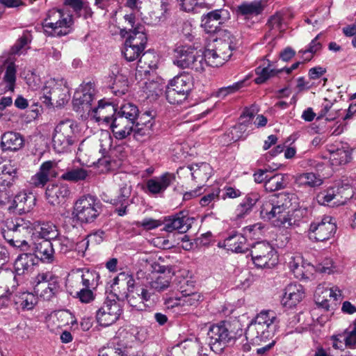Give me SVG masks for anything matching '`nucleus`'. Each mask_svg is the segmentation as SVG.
<instances>
[{"label":"nucleus","instance_id":"2","mask_svg":"<svg viewBox=\"0 0 356 356\" xmlns=\"http://www.w3.org/2000/svg\"><path fill=\"white\" fill-rule=\"evenodd\" d=\"M279 322L273 311H261L248 325L245 333L246 339L259 343L271 339L279 327Z\"/></svg>","mask_w":356,"mask_h":356},{"label":"nucleus","instance_id":"37","mask_svg":"<svg viewBox=\"0 0 356 356\" xmlns=\"http://www.w3.org/2000/svg\"><path fill=\"white\" fill-rule=\"evenodd\" d=\"M147 41V38L143 25H137L134 29H129V36L125 40V42L130 45H134L143 50L146 47Z\"/></svg>","mask_w":356,"mask_h":356},{"label":"nucleus","instance_id":"36","mask_svg":"<svg viewBox=\"0 0 356 356\" xmlns=\"http://www.w3.org/2000/svg\"><path fill=\"white\" fill-rule=\"evenodd\" d=\"M18 286V281L14 272L11 270H0V296L3 293L14 291Z\"/></svg>","mask_w":356,"mask_h":356},{"label":"nucleus","instance_id":"23","mask_svg":"<svg viewBox=\"0 0 356 356\" xmlns=\"http://www.w3.org/2000/svg\"><path fill=\"white\" fill-rule=\"evenodd\" d=\"M341 188H330L326 191L321 192L317 195V201L322 205H329L332 203V207H338L340 205H344L347 201L352 197L351 194L349 196L343 197L341 195Z\"/></svg>","mask_w":356,"mask_h":356},{"label":"nucleus","instance_id":"25","mask_svg":"<svg viewBox=\"0 0 356 356\" xmlns=\"http://www.w3.org/2000/svg\"><path fill=\"white\" fill-rule=\"evenodd\" d=\"M90 114L97 122H106L110 126L116 114V108L111 103L99 100L97 106H94Z\"/></svg>","mask_w":356,"mask_h":356},{"label":"nucleus","instance_id":"6","mask_svg":"<svg viewBox=\"0 0 356 356\" xmlns=\"http://www.w3.org/2000/svg\"><path fill=\"white\" fill-rule=\"evenodd\" d=\"M193 88V77L189 73H181L170 81L165 96L170 104H181L188 98Z\"/></svg>","mask_w":356,"mask_h":356},{"label":"nucleus","instance_id":"3","mask_svg":"<svg viewBox=\"0 0 356 356\" xmlns=\"http://www.w3.org/2000/svg\"><path fill=\"white\" fill-rule=\"evenodd\" d=\"M33 222L24 218L7 219L1 229L4 239L13 247L27 251L29 245L26 238L33 236Z\"/></svg>","mask_w":356,"mask_h":356},{"label":"nucleus","instance_id":"38","mask_svg":"<svg viewBox=\"0 0 356 356\" xmlns=\"http://www.w3.org/2000/svg\"><path fill=\"white\" fill-rule=\"evenodd\" d=\"M54 248L52 241L43 240L36 245L35 250V259L38 258L42 261L51 262L53 261Z\"/></svg>","mask_w":356,"mask_h":356},{"label":"nucleus","instance_id":"34","mask_svg":"<svg viewBox=\"0 0 356 356\" xmlns=\"http://www.w3.org/2000/svg\"><path fill=\"white\" fill-rule=\"evenodd\" d=\"M33 235L38 234L44 240L53 241L59 234L56 226L51 222H33Z\"/></svg>","mask_w":356,"mask_h":356},{"label":"nucleus","instance_id":"60","mask_svg":"<svg viewBox=\"0 0 356 356\" xmlns=\"http://www.w3.org/2000/svg\"><path fill=\"white\" fill-rule=\"evenodd\" d=\"M243 84L244 81H242L234 83V84L227 87H222L217 91L216 96L219 98H224L229 94L237 92L243 86Z\"/></svg>","mask_w":356,"mask_h":356},{"label":"nucleus","instance_id":"13","mask_svg":"<svg viewBox=\"0 0 356 356\" xmlns=\"http://www.w3.org/2000/svg\"><path fill=\"white\" fill-rule=\"evenodd\" d=\"M337 231L334 219L325 216L321 220L312 222L308 229V236L314 241H325L331 238Z\"/></svg>","mask_w":356,"mask_h":356},{"label":"nucleus","instance_id":"11","mask_svg":"<svg viewBox=\"0 0 356 356\" xmlns=\"http://www.w3.org/2000/svg\"><path fill=\"white\" fill-rule=\"evenodd\" d=\"M76 124L71 120L61 121L54 129L52 138L54 149L57 152H65L76 141Z\"/></svg>","mask_w":356,"mask_h":356},{"label":"nucleus","instance_id":"54","mask_svg":"<svg viewBox=\"0 0 356 356\" xmlns=\"http://www.w3.org/2000/svg\"><path fill=\"white\" fill-rule=\"evenodd\" d=\"M256 74L258 76L255 79V83L257 84L264 83L267 79L271 76H275L277 73L282 72L283 70H275L273 69L270 70L267 67H258L256 69Z\"/></svg>","mask_w":356,"mask_h":356},{"label":"nucleus","instance_id":"44","mask_svg":"<svg viewBox=\"0 0 356 356\" xmlns=\"http://www.w3.org/2000/svg\"><path fill=\"white\" fill-rule=\"evenodd\" d=\"M296 181L300 185L309 187L319 186L323 184V179L320 175L313 172H305L298 175Z\"/></svg>","mask_w":356,"mask_h":356},{"label":"nucleus","instance_id":"63","mask_svg":"<svg viewBox=\"0 0 356 356\" xmlns=\"http://www.w3.org/2000/svg\"><path fill=\"white\" fill-rule=\"evenodd\" d=\"M92 288L84 287L76 293V297L81 302L89 303L95 299Z\"/></svg>","mask_w":356,"mask_h":356},{"label":"nucleus","instance_id":"51","mask_svg":"<svg viewBox=\"0 0 356 356\" xmlns=\"http://www.w3.org/2000/svg\"><path fill=\"white\" fill-rule=\"evenodd\" d=\"M139 291V289H136L134 292L127 293L126 298L131 307L137 311H144L147 309L149 303L143 302Z\"/></svg>","mask_w":356,"mask_h":356},{"label":"nucleus","instance_id":"24","mask_svg":"<svg viewBox=\"0 0 356 356\" xmlns=\"http://www.w3.org/2000/svg\"><path fill=\"white\" fill-rule=\"evenodd\" d=\"M219 247H223L228 251L241 253L248 250L247 239L243 234L233 232L225 238L223 242H219Z\"/></svg>","mask_w":356,"mask_h":356},{"label":"nucleus","instance_id":"62","mask_svg":"<svg viewBox=\"0 0 356 356\" xmlns=\"http://www.w3.org/2000/svg\"><path fill=\"white\" fill-rule=\"evenodd\" d=\"M131 194L130 188L124 186L122 187L120 190V195L118 196L116 199H114L113 204L116 206L118 205H129V197Z\"/></svg>","mask_w":356,"mask_h":356},{"label":"nucleus","instance_id":"55","mask_svg":"<svg viewBox=\"0 0 356 356\" xmlns=\"http://www.w3.org/2000/svg\"><path fill=\"white\" fill-rule=\"evenodd\" d=\"M323 294V298H326L327 297H330L332 298L334 300H339L341 298L342 294L341 291L337 286H333L330 289H323L318 286L316 288L315 291L316 296H320V294Z\"/></svg>","mask_w":356,"mask_h":356},{"label":"nucleus","instance_id":"1","mask_svg":"<svg viewBox=\"0 0 356 356\" xmlns=\"http://www.w3.org/2000/svg\"><path fill=\"white\" fill-rule=\"evenodd\" d=\"M295 199V195L291 193L273 195L261 207V218L271 220L275 227H291L295 225V220H293L289 213L292 201Z\"/></svg>","mask_w":356,"mask_h":356},{"label":"nucleus","instance_id":"27","mask_svg":"<svg viewBox=\"0 0 356 356\" xmlns=\"http://www.w3.org/2000/svg\"><path fill=\"white\" fill-rule=\"evenodd\" d=\"M188 172L196 182H206L211 175L212 168L207 163H193L181 168Z\"/></svg>","mask_w":356,"mask_h":356},{"label":"nucleus","instance_id":"21","mask_svg":"<svg viewBox=\"0 0 356 356\" xmlns=\"http://www.w3.org/2000/svg\"><path fill=\"white\" fill-rule=\"evenodd\" d=\"M175 181V176L174 174L165 172L159 177L148 179L146 182V186L150 194L159 195L164 193Z\"/></svg>","mask_w":356,"mask_h":356},{"label":"nucleus","instance_id":"41","mask_svg":"<svg viewBox=\"0 0 356 356\" xmlns=\"http://www.w3.org/2000/svg\"><path fill=\"white\" fill-rule=\"evenodd\" d=\"M204 70L206 66L218 67L222 66L226 61L220 56V54L214 47V49H206L202 54Z\"/></svg>","mask_w":356,"mask_h":356},{"label":"nucleus","instance_id":"43","mask_svg":"<svg viewBox=\"0 0 356 356\" xmlns=\"http://www.w3.org/2000/svg\"><path fill=\"white\" fill-rule=\"evenodd\" d=\"M286 178V175L283 174H276L268 177L264 184L266 191L274 192L284 188L287 184Z\"/></svg>","mask_w":356,"mask_h":356},{"label":"nucleus","instance_id":"10","mask_svg":"<svg viewBox=\"0 0 356 356\" xmlns=\"http://www.w3.org/2000/svg\"><path fill=\"white\" fill-rule=\"evenodd\" d=\"M250 254L254 264L258 268H270L278 262L276 250L267 241H258L251 246Z\"/></svg>","mask_w":356,"mask_h":356},{"label":"nucleus","instance_id":"47","mask_svg":"<svg viewBox=\"0 0 356 356\" xmlns=\"http://www.w3.org/2000/svg\"><path fill=\"white\" fill-rule=\"evenodd\" d=\"M116 115L136 122L139 115V110L135 104L127 102L122 104L119 110L116 109Z\"/></svg>","mask_w":356,"mask_h":356},{"label":"nucleus","instance_id":"9","mask_svg":"<svg viewBox=\"0 0 356 356\" xmlns=\"http://www.w3.org/2000/svg\"><path fill=\"white\" fill-rule=\"evenodd\" d=\"M230 328L231 324L227 321H221L210 326L207 338L209 345L214 353H220L227 343L235 339V335Z\"/></svg>","mask_w":356,"mask_h":356},{"label":"nucleus","instance_id":"57","mask_svg":"<svg viewBox=\"0 0 356 356\" xmlns=\"http://www.w3.org/2000/svg\"><path fill=\"white\" fill-rule=\"evenodd\" d=\"M220 190L217 188L213 189L211 192L204 195L200 199L199 203L202 207H213L214 203L219 200Z\"/></svg>","mask_w":356,"mask_h":356},{"label":"nucleus","instance_id":"18","mask_svg":"<svg viewBox=\"0 0 356 356\" xmlns=\"http://www.w3.org/2000/svg\"><path fill=\"white\" fill-rule=\"evenodd\" d=\"M193 222L194 218L190 217L187 211H182L166 218L163 229L168 232L177 230L179 233H185L191 227Z\"/></svg>","mask_w":356,"mask_h":356},{"label":"nucleus","instance_id":"35","mask_svg":"<svg viewBox=\"0 0 356 356\" xmlns=\"http://www.w3.org/2000/svg\"><path fill=\"white\" fill-rule=\"evenodd\" d=\"M22 136L17 132L8 131L1 136V145L3 150L17 151L24 145Z\"/></svg>","mask_w":356,"mask_h":356},{"label":"nucleus","instance_id":"15","mask_svg":"<svg viewBox=\"0 0 356 356\" xmlns=\"http://www.w3.org/2000/svg\"><path fill=\"white\" fill-rule=\"evenodd\" d=\"M230 17L227 9H216L203 15L201 19V26L207 33H216L221 24H224Z\"/></svg>","mask_w":356,"mask_h":356},{"label":"nucleus","instance_id":"64","mask_svg":"<svg viewBox=\"0 0 356 356\" xmlns=\"http://www.w3.org/2000/svg\"><path fill=\"white\" fill-rule=\"evenodd\" d=\"M99 356H127L120 348L115 347L104 348L99 350Z\"/></svg>","mask_w":356,"mask_h":356},{"label":"nucleus","instance_id":"33","mask_svg":"<svg viewBox=\"0 0 356 356\" xmlns=\"http://www.w3.org/2000/svg\"><path fill=\"white\" fill-rule=\"evenodd\" d=\"M35 256L30 253H23L19 254L15 261L14 274L17 275H22L28 273L33 268L35 263Z\"/></svg>","mask_w":356,"mask_h":356},{"label":"nucleus","instance_id":"40","mask_svg":"<svg viewBox=\"0 0 356 356\" xmlns=\"http://www.w3.org/2000/svg\"><path fill=\"white\" fill-rule=\"evenodd\" d=\"M13 301L17 309L20 307L22 310H31L37 304V300L33 293L23 292L19 295H14Z\"/></svg>","mask_w":356,"mask_h":356},{"label":"nucleus","instance_id":"5","mask_svg":"<svg viewBox=\"0 0 356 356\" xmlns=\"http://www.w3.org/2000/svg\"><path fill=\"white\" fill-rule=\"evenodd\" d=\"M158 59L154 53L151 51L143 52L138 61L136 70V79L141 83L145 92L156 93L158 83L149 81L147 76L150 72L157 67Z\"/></svg>","mask_w":356,"mask_h":356},{"label":"nucleus","instance_id":"7","mask_svg":"<svg viewBox=\"0 0 356 356\" xmlns=\"http://www.w3.org/2000/svg\"><path fill=\"white\" fill-rule=\"evenodd\" d=\"M103 211V204L95 195L81 196L74 204V213L82 223L94 222Z\"/></svg>","mask_w":356,"mask_h":356},{"label":"nucleus","instance_id":"20","mask_svg":"<svg viewBox=\"0 0 356 356\" xmlns=\"http://www.w3.org/2000/svg\"><path fill=\"white\" fill-rule=\"evenodd\" d=\"M135 123L133 120L115 114L111 122L110 128L116 139L122 140L132 133Z\"/></svg>","mask_w":356,"mask_h":356},{"label":"nucleus","instance_id":"53","mask_svg":"<svg viewBox=\"0 0 356 356\" xmlns=\"http://www.w3.org/2000/svg\"><path fill=\"white\" fill-rule=\"evenodd\" d=\"M3 81L6 83V89L14 91L16 81V67L13 63H10L6 67L3 76Z\"/></svg>","mask_w":356,"mask_h":356},{"label":"nucleus","instance_id":"19","mask_svg":"<svg viewBox=\"0 0 356 356\" xmlns=\"http://www.w3.org/2000/svg\"><path fill=\"white\" fill-rule=\"evenodd\" d=\"M237 44L236 38L229 31L224 30L216 40L215 48L227 62L232 56L233 51L237 48Z\"/></svg>","mask_w":356,"mask_h":356},{"label":"nucleus","instance_id":"26","mask_svg":"<svg viewBox=\"0 0 356 356\" xmlns=\"http://www.w3.org/2000/svg\"><path fill=\"white\" fill-rule=\"evenodd\" d=\"M305 296L303 286L293 283L288 284L284 289L282 302L289 307L296 305Z\"/></svg>","mask_w":356,"mask_h":356},{"label":"nucleus","instance_id":"32","mask_svg":"<svg viewBox=\"0 0 356 356\" xmlns=\"http://www.w3.org/2000/svg\"><path fill=\"white\" fill-rule=\"evenodd\" d=\"M111 78L113 79L112 92L116 96L124 95L128 90L127 79L126 76L120 74L118 65H113L111 68Z\"/></svg>","mask_w":356,"mask_h":356},{"label":"nucleus","instance_id":"52","mask_svg":"<svg viewBox=\"0 0 356 356\" xmlns=\"http://www.w3.org/2000/svg\"><path fill=\"white\" fill-rule=\"evenodd\" d=\"M143 51L144 50L140 47L134 45H130V44H128L126 42H124L122 49V53L124 58L129 62H131L139 58Z\"/></svg>","mask_w":356,"mask_h":356},{"label":"nucleus","instance_id":"16","mask_svg":"<svg viewBox=\"0 0 356 356\" xmlns=\"http://www.w3.org/2000/svg\"><path fill=\"white\" fill-rule=\"evenodd\" d=\"M81 87V92H75L73 104L77 107V109H82L88 114H90L94 108L92 103L95 94V83L89 81L82 85Z\"/></svg>","mask_w":356,"mask_h":356},{"label":"nucleus","instance_id":"4","mask_svg":"<svg viewBox=\"0 0 356 356\" xmlns=\"http://www.w3.org/2000/svg\"><path fill=\"white\" fill-rule=\"evenodd\" d=\"M74 23L72 15L63 10H49L42 23L44 33L48 36L60 37L67 35Z\"/></svg>","mask_w":356,"mask_h":356},{"label":"nucleus","instance_id":"28","mask_svg":"<svg viewBox=\"0 0 356 356\" xmlns=\"http://www.w3.org/2000/svg\"><path fill=\"white\" fill-rule=\"evenodd\" d=\"M35 201L36 198L33 193L21 192L14 197L12 207L19 213H27L33 209Z\"/></svg>","mask_w":356,"mask_h":356},{"label":"nucleus","instance_id":"45","mask_svg":"<svg viewBox=\"0 0 356 356\" xmlns=\"http://www.w3.org/2000/svg\"><path fill=\"white\" fill-rule=\"evenodd\" d=\"M351 159V154L343 148L330 152V161L333 166L345 165L350 162Z\"/></svg>","mask_w":356,"mask_h":356},{"label":"nucleus","instance_id":"30","mask_svg":"<svg viewBox=\"0 0 356 356\" xmlns=\"http://www.w3.org/2000/svg\"><path fill=\"white\" fill-rule=\"evenodd\" d=\"M69 188L64 184L49 185L46 189V198L53 205L59 204L70 195Z\"/></svg>","mask_w":356,"mask_h":356},{"label":"nucleus","instance_id":"58","mask_svg":"<svg viewBox=\"0 0 356 356\" xmlns=\"http://www.w3.org/2000/svg\"><path fill=\"white\" fill-rule=\"evenodd\" d=\"M56 166V163L52 161H47L42 163L39 168V173L45 176L44 178H47L48 181H49L50 177H56V173L55 172L54 168Z\"/></svg>","mask_w":356,"mask_h":356},{"label":"nucleus","instance_id":"31","mask_svg":"<svg viewBox=\"0 0 356 356\" xmlns=\"http://www.w3.org/2000/svg\"><path fill=\"white\" fill-rule=\"evenodd\" d=\"M259 199V193H248L237 206L235 210V219L240 220L249 215Z\"/></svg>","mask_w":356,"mask_h":356},{"label":"nucleus","instance_id":"12","mask_svg":"<svg viewBox=\"0 0 356 356\" xmlns=\"http://www.w3.org/2000/svg\"><path fill=\"white\" fill-rule=\"evenodd\" d=\"M34 293L45 300H50L60 291L57 277L49 273H39L34 280Z\"/></svg>","mask_w":356,"mask_h":356},{"label":"nucleus","instance_id":"61","mask_svg":"<svg viewBox=\"0 0 356 356\" xmlns=\"http://www.w3.org/2000/svg\"><path fill=\"white\" fill-rule=\"evenodd\" d=\"M321 36V33L318 34L309 44L308 47L305 50H300L299 53H301L302 54H305L307 53H310L312 55H314L318 51H320L322 48V44L320 42H318V39ZM312 58V56H311L309 58H305V61H309Z\"/></svg>","mask_w":356,"mask_h":356},{"label":"nucleus","instance_id":"8","mask_svg":"<svg viewBox=\"0 0 356 356\" xmlns=\"http://www.w3.org/2000/svg\"><path fill=\"white\" fill-rule=\"evenodd\" d=\"M173 63L181 69L204 71L203 57L197 49L189 45H180L174 49Z\"/></svg>","mask_w":356,"mask_h":356},{"label":"nucleus","instance_id":"14","mask_svg":"<svg viewBox=\"0 0 356 356\" xmlns=\"http://www.w3.org/2000/svg\"><path fill=\"white\" fill-rule=\"evenodd\" d=\"M122 314L120 303L115 300H106L96 312V320L103 327L115 323Z\"/></svg>","mask_w":356,"mask_h":356},{"label":"nucleus","instance_id":"17","mask_svg":"<svg viewBox=\"0 0 356 356\" xmlns=\"http://www.w3.org/2000/svg\"><path fill=\"white\" fill-rule=\"evenodd\" d=\"M255 115V110L253 108H245L240 117V122L234 126L230 131L231 138L236 142L240 139L245 138L252 127V122Z\"/></svg>","mask_w":356,"mask_h":356},{"label":"nucleus","instance_id":"50","mask_svg":"<svg viewBox=\"0 0 356 356\" xmlns=\"http://www.w3.org/2000/svg\"><path fill=\"white\" fill-rule=\"evenodd\" d=\"M88 176L86 170L81 168L71 169L65 172L61 175V179L66 181L78 182L85 180Z\"/></svg>","mask_w":356,"mask_h":356},{"label":"nucleus","instance_id":"39","mask_svg":"<svg viewBox=\"0 0 356 356\" xmlns=\"http://www.w3.org/2000/svg\"><path fill=\"white\" fill-rule=\"evenodd\" d=\"M61 88L57 86L54 80H50L45 83L42 90L43 102L47 105H52V101H56L61 91Z\"/></svg>","mask_w":356,"mask_h":356},{"label":"nucleus","instance_id":"22","mask_svg":"<svg viewBox=\"0 0 356 356\" xmlns=\"http://www.w3.org/2000/svg\"><path fill=\"white\" fill-rule=\"evenodd\" d=\"M289 267L294 276L299 280L309 279L314 270V266L305 262L299 255L291 257Z\"/></svg>","mask_w":356,"mask_h":356},{"label":"nucleus","instance_id":"56","mask_svg":"<svg viewBox=\"0 0 356 356\" xmlns=\"http://www.w3.org/2000/svg\"><path fill=\"white\" fill-rule=\"evenodd\" d=\"M152 126L153 121L152 120H149L147 122L142 124L136 121L132 132L134 133L135 136H149L152 134Z\"/></svg>","mask_w":356,"mask_h":356},{"label":"nucleus","instance_id":"46","mask_svg":"<svg viewBox=\"0 0 356 356\" xmlns=\"http://www.w3.org/2000/svg\"><path fill=\"white\" fill-rule=\"evenodd\" d=\"M32 40V35L29 31H24L22 35L18 38L13 46L11 51L14 54H22L29 48L28 44Z\"/></svg>","mask_w":356,"mask_h":356},{"label":"nucleus","instance_id":"48","mask_svg":"<svg viewBox=\"0 0 356 356\" xmlns=\"http://www.w3.org/2000/svg\"><path fill=\"white\" fill-rule=\"evenodd\" d=\"M170 275L161 274L149 282V288L155 292H162L170 287Z\"/></svg>","mask_w":356,"mask_h":356},{"label":"nucleus","instance_id":"49","mask_svg":"<svg viewBox=\"0 0 356 356\" xmlns=\"http://www.w3.org/2000/svg\"><path fill=\"white\" fill-rule=\"evenodd\" d=\"M54 251L61 254H66L73 250L74 243L65 236H57L52 241Z\"/></svg>","mask_w":356,"mask_h":356},{"label":"nucleus","instance_id":"29","mask_svg":"<svg viewBox=\"0 0 356 356\" xmlns=\"http://www.w3.org/2000/svg\"><path fill=\"white\" fill-rule=\"evenodd\" d=\"M265 7L266 2L264 0L244 1L237 6L236 12L245 17H252L261 15Z\"/></svg>","mask_w":356,"mask_h":356},{"label":"nucleus","instance_id":"59","mask_svg":"<svg viewBox=\"0 0 356 356\" xmlns=\"http://www.w3.org/2000/svg\"><path fill=\"white\" fill-rule=\"evenodd\" d=\"M181 304L183 306H196L202 296L199 293H184L181 291Z\"/></svg>","mask_w":356,"mask_h":356},{"label":"nucleus","instance_id":"42","mask_svg":"<svg viewBox=\"0 0 356 356\" xmlns=\"http://www.w3.org/2000/svg\"><path fill=\"white\" fill-rule=\"evenodd\" d=\"M81 272V282L84 287L96 289L99 285L100 278L99 274L94 270L88 268L79 269Z\"/></svg>","mask_w":356,"mask_h":356}]
</instances>
